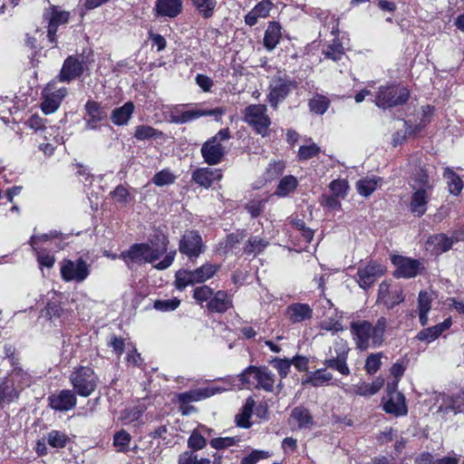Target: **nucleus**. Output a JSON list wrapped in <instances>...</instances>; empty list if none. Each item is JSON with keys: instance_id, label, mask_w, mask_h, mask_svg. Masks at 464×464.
Returning <instances> with one entry per match:
<instances>
[{"instance_id": "obj_31", "label": "nucleus", "mask_w": 464, "mask_h": 464, "mask_svg": "<svg viewBox=\"0 0 464 464\" xmlns=\"http://www.w3.org/2000/svg\"><path fill=\"white\" fill-rule=\"evenodd\" d=\"M231 305L232 302L227 294L224 291H218L211 296L207 307L213 313H225Z\"/></svg>"}, {"instance_id": "obj_49", "label": "nucleus", "mask_w": 464, "mask_h": 464, "mask_svg": "<svg viewBox=\"0 0 464 464\" xmlns=\"http://www.w3.org/2000/svg\"><path fill=\"white\" fill-rule=\"evenodd\" d=\"M206 445L207 440L204 436L198 430H194L188 440V447L190 449L189 450H193L196 453V451L204 449Z\"/></svg>"}, {"instance_id": "obj_62", "label": "nucleus", "mask_w": 464, "mask_h": 464, "mask_svg": "<svg viewBox=\"0 0 464 464\" xmlns=\"http://www.w3.org/2000/svg\"><path fill=\"white\" fill-rule=\"evenodd\" d=\"M212 295V288L206 285L196 287L193 293V297L200 303L210 300Z\"/></svg>"}, {"instance_id": "obj_27", "label": "nucleus", "mask_w": 464, "mask_h": 464, "mask_svg": "<svg viewBox=\"0 0 464 464\" xmlns=\"http://www.w3.org/2000/svg\"><path fill=\"white\" fill-rule=\"evenodd\" d=\"M452 324L451 318L445 319L442 323L425 328L418 333L417 339L421 342L431 343Z\"/></svg>"}, {"instance_id": "obj_10", "label": "nucleus", "mask_w": 464, "mask_h": 464, "mask_svg": "<svg viewBox=\"0 0 464 464\" xmlns=\"http://www.w3.org/2000/svg\"><path fill=\"white\" fill-rule=\"evenodd\" d=\"M70 12L62 10L57 5H50L44 11L43 17L48 22L47 37L50 43L56 42V32L60 25L65 24L70 19Z\"/></svg>"}, {"instance_id": "obj_25", "label": "nucleus", "mask_w": 464, "mask_h": 464, "mask_svg": "<svg viewBox=\"0 0 464 464\" xmlns=\"http://www.w3.org/2000/svg\"><path fill=\"white\" fill-rule=\"evenodd\" d=\"M216 110H188L181 111L179 109L174 110L170 113V121L177 124H183L203 116L215 115Z\"/></svg>"}, {"instance_id": "obj_22", "label": "nucleus", "mask_w": 464, "mask_h": 464, "mask_svg": "<svg viewBox=\"0 0 464 464\" xmlns=\"http://www.w3.org/2000/svg\"><path fill=\"white\" fill-rule=\"evenodd\" d=\"M201 154L206 163L217 165L225 155V148L221 143L208 140L202 145Z\"/></svg>"}, {"instance_id": "obj_59", "label": "nucleus", "mask_w": 464, "mask_h": 464, "mask_svg": "<svg viewBox=\"0 0 464 464\" xmlns=\"http://www.w3.org/2000/svg\"><path fill=\"white\" fill-rule=\"evenodd\" d=\"M239 439L236 437L215 438L209 442L210 446L216 450L227 449L235 445Z\"/></svg>"}, {"instance_id": "obj_43", "label": "nucleus", "mask_w": 464, "mask_h": 464, "mask_svg": "<svg viewBox=\"0 0 464 464\" xmlns=\"http://www.w3.org/2000/svg\"><path fill=\"white\" fill-rule=\"evenodd\" d=\"M439 411L443 412L451 411L455 413H464V392L450 398L447 401V405L440 406Z\"/></svg>"}, {"instance_id": "obj_6", "label": "nucleus", "mask_w": 464, "mask_h": 464, "mask_svg": "<svg viewBox=\"0 0 464 464\" xmlns=\"http://www.w3.org/2000/svg\"><path fill=\"white\" fill-rule=\"evenodd\" d=\"M410 97L407 88L400 85L382 86L375 98L379 108L387 109L404 104Z\"/></svg>"}, {"instance_id": "obj_1", "label": "nucleus", "mask_w": 464, "mask_h": 464, "mask_svg": "<svg viewBox=\"0 0 464 464\" xmlns=\"http://www.w3.org/2000/svg\"><path fill=\"white\" fill-rule=\"evenodd\" d=\"M387 325L388 322L384 316L378 318L375 324L366 320L352 322L350 331L356 348L365 351L371 347H380L384 342Z\"/></svg>"}, {"instance_id": "obj_30", "label": "nucleus", "mask_w": 464, "mask_h": 464, "mask_svg": "<svg viewBox=\"0 0 464 464\" xmlns=\"http://www.w3.org/2000/svg\"><path fill=\"white\" fill-rule=\"evenodd\" d=\"M135 110L133 102H127L122 106L112 110L111 120L113 124L122 126L128 124Z\"/></svg>"}, {"instance_id": "obj_60", "label": "nucleus", "mask_w": 464, "mask_h": 464, "mask_svg": "<svg viewBox=\"0 0 464 464\" xmlns=\"http://www.w3.org/2000/svg\"><path fill=\"white\" fill-rule=\"evenodd\" d=\"M111 195L118 202L124 205L128 204L131 199L129 190L122 185L117 186L114 190L111 192Z\"/></svg>"}, {"instance_id": "obj_16", "label": "nucleus", "mask_w": 464, "mask_h": 464, "mask_svg": "<svg viewBox=\"0 0 464 464\" xmlns=\"http://www.w3.org/2000/svg\"><path fill=\"white\" fill-rule=\"evenodd\" d=\"M179 249L191 260L198 257L203 251L201 237L196 231H187L179 241Z\"/></svg>"}, {"instance_id": "obj_58", "label": "nucleus", "mask_w": 464, "mask_h": 464, "mask_svg": "<svg viewBox=\"0 0 464 464\" xmlns=\"http://www.w3.org/2000/svg\"><path fill=\"white\" fill-rule=\"evenodd\" d=\"M382 353L370 354L365 362V370L370 374H374L381 366Z\"/></svg>"}, {"instance_id": "obj_53", "label": "nucleus", "mask_w": 464, "mask_h": 464, "mask_svg": "<svg viewBox=\"0 0 464 464\" xmlns=\"http://www.w3.org/2000/svg\"><path fill=\"white\" fill-rule=\"evenodd\" d=\"M68 437L61 431L52 430L47 435V442L53 448L60 449L65 447Z\"/></svg>"}, {"instance_id": "obj_14", "label": "nucleus", "mask_w": 464, "mask_h": 464, "mask_svg": "<svg viewBox=\"0 0 464 464\" xmlns=\"http://www.w3.org/2000/svg\"><path fill=\"white\" fill-rule=\"evenodd\" d=\"M383 266L377 262L371 261L367 265L359 266L357 269V283L360 287L367 289L371 287L376 280L384 275Z\"/></svg>"}, {"instance_id": "obj_5", "label": "nucleus", "mask_w": 464, "mask_h": 464, "mask_svg": "<svg viewBox=\"0 0 464 464\" xmlns=\"http://www.w3.org/2000/svg\"><path fill=\"white\" fill-rule=\"evenodd\" d=\"M239 380L242 383H254L256 382V388L266 392H273L276 382L275 374L266 366H248L240 375Z\"/></svg>"}, {"instance_id": "obj_55", "label": "nucleus", "mask_w": 464, "mask_h": 464, "mask_svg": "<svg viewBox=\"0 0 464 464\" xmlns=\"http://www.w3.org/2000/svg\"><path fill=\"white\" fill-rule=\"evenodd\" d=\"M180 304V300L178 298L172 299H165V300H156L154 302L153 307L161 312H170L174 311Z\"/></svg>"}, {"instance_id": "obj_17", "label": "nucleus", "mask_w": 464, "mask_h": 464, "mask_svg": "<svg viewBox=\"0 0 464 464\" xmlns=\"http://www.w3.org/2000/svg\"><path fill=\"white\" fill-rule=\"evenodd\" d=\"M392 264L396 266L393 276L397 278H411L419 274L420 263L402 256H393Z\"/></svg>"}, {"instance_id": "obj_52", "label": "nucleus", "mask_w": 464, "mask_h": 464, "mask_svg": "<svg viewBox=\"0 0 464 464\" xmlns=\"http://www.w3.org/2000/svg\"><path fill=\"white\" fill-rule=\"evenodd\" d=\"M285 163L282 160L272 161L268 164L265 172L266 180H273L282 175L285 170Z\"/></svg>"}, {"instance_id": "obj_23", "label": "nucleus", "mask_w": 464, "mask_h": 464, "mask_svg": "<svg viewBox=\"0 0 464 464\" xmlns=\"http://www.w3.org/2000/svg\"><path fill=\"white\" fill-rule=\"evenodd\" d=\"M413 190L414 192L411 198L410 211L415 217H421L427 211L429 196L431 189H422L419 188Z\"/></svg>"}, {"instance_id": "obj_26", "label": "nucleus", "mask_w": 464, "mask_h": 464, "mask_svg": "<svg viewBox=\"0 0 464 464\" xmlns=\"http://www.w3.org/2000/svg\"><path fill=\"white\" fill-rule=\"evenodd\" d=\"M218 392H220L219 388L206 387L202 389L190 390L186 392L179 393L177 395V399L180 404H188L191 401H198L210 396H213Z\"/></svg>"}, {"instance_id": "obj_42", "label": "nucleus", "mask_w": 464, "mask_h": 464, "mask_svg": "<svg viewBox=\"0 0 464 464\" xmlns=\"http://www.w3.org/2000/svg\"><path fill=\"white\" fill-rule=\"evenodd\" d=\"M191 3L203 18H210L217 6V0H191Z\"/></svg>"}, {"instance_id": "obj_48", "label": "nucleus", "mask_w": 464, "mask_h": 464, "mask_svg": "<svg viewBox=\"0 0 464 464\" xmlns=\"http://www.w3.org/2000/svg\"><path fill=\"white\" fill-rule=\"evenodd\" d=\"M197 284L193 271L180 270L176 274V286L178 289H184L189 285Z\"/></svg>"}, {"instance_id": "obj_40", "label": "nucleus", "mask_w": 464, "mask_h": 464, "mask_svg": "<svg viewBox=\"0 0 464 464\" xmlns=\"http://www.w3.org/2000/svg\"><path fill=\"white\" fill-rule=\"evenodd\" d=\"M380 181L381 179L376 178L361 179L356 182L357 191L360 195L368 197L377 188Z\"/></svg>"}, {"instance_id": "obj_36", "label": "nucleus", "mask_w": 464, "mask_h": 464, "mask_svg": "<svg viewBox=\"0 0 464 464\" xmlns=\"http://www.w3.org/2000/svg\"><path fill=\"white\" fill-rule=\"evenodd\" d=\"M268 245L269 242L266 239L258 237H251L244 246V253L248 256H257L262 253Z\"/></svg>"}, {"instance_id": "obj_3", "label": "nucleus", "mask_w": 464, "mask_h": 464, "mask_svg": "<svg viewBox=\"0 0 464 464\" xmlns=\"http://www.w3.org/2000/svg\"><path fill=\"white\" fill-rule=\"evenodd\" d=\"M296 88V81L284 72H277L269 82L267 100L270 105L276 109L278 104L285 101L288 94Z\"/></svg>"}, {"instance_id": "obj_12", "label": "nucleus", "mask_w": 464, "mask_h": 464, "mask_svg": "<svg viewBox=\"0 0 464 464\" xmlns=\"http://www.w3.org/2000/svg\"><path fill=\"white\" fill-rule=\"evenodd\" d=\"M61 275L66 282H82L90 275V269L86 262L82 258L76 261L66 260L61 267Z\"/></svg>"}, {"instance_id": "obj_29", "label": "nucleus", "mask_w": 464, "mask_h": 464, "mask_svg": "<svg viewBox=\"0 0 464 464\" xmlns=\"http://www.w3.org/2000/svg\"><path fill=\"white\" fill-rule=\"evenodd\" d=\"M273 4L269 0H263L246 14L245 23L249 26L256 24L258 19L266 18L272 9Z\"/></svg>"}, {"instance_id": "obj_51", "label": "nucleus", "mask_w": 464, "mask_h": 464, "mask_svg": "<svg viewBox=\"0 0 464 464\" xmlns=\"http://www.w3.org/2000/svg\"><path fill=\"white\" fill-rule=\"evenodd\" d=\"M332 379L333 374L331 372H327L325 369H319L310 376L307 382H310L314 387H318L324 382H330Z\"/></svg>"}, {"instance_id": "obj_46", "label": "nucleus", "mask_w": 464, "mask_h": 464, "mask_svg": "<svg viewBox=\"0 0 464 464\" xmlns=\"http://www.w3.org/2000/svg\"><path fill=\"white\" fill-rule=\"evenodd\" d=\"M176 179L177 176L170 169H164L153 176L152 182L157 187H163L173 184Z\"/></svg>"}, {"instance_id": "obj_64", "label": "nucleus", "mask_w": 464, "mask_h": 464, "mask_svg": "<svg viewBox=\"0 0 464 464\" xmlns=\"http://www.w3.org/2000/svg\"><path fill=\"white\" fill-rule=\"evenodd\" d=\"M244 237L245 235L243 233H231L227 236L226 239L221 243V245H224L225 248L231 249L239 244Z\"/></svg>"}, {"instance_id": "obj_37", "label": "nucleus", "mask_w": 464, "mask_h": 464, "mask_svg": "<svg viewBox=\"0 0 464 464\" xmlns=\"http://www.w3.org/2000/svg\"><path fill=\"white\" fill-rule=\"evenodd\" d=\"M444 179L447 180V185L450 194L459 195L463 188V181L452 169L446 168L443 173Z\"/></svg>"}, {"instance_id": "obj_61", "label": "nucleus", "mask_w": 464, "mask_h": 464, "mask_svg": "<svg viewBox=\"0 0 464 464\" xmlns=\"http://www.w3.org/2000/svg\"><path fill=\"white\" fill-rule=\"evenodd\" d=\"M271 363L277 370L281 378H285L289 372L292 362L287 359H274Z\"/></svg>"}, {"instance_id": "obj_38", "label": "nucleus", "mask_w": 464, "mask_h": 464, "mask_svg": "<svg viewBox=\"0 0 464 464\" xmlns=\"http://www.w3.org/2000/svg\"><path fill=\"white\" fill-rule=\"evenodd\" d=\"M164 134L151 126L149 125H138L135 128L134 138L139 140H145L149 139H160Z\"/></svg>"}, {"instance_id": "obj_34", "label": "nucleus", "mask_w": 464, "mask_h": 464, "mask_svg": "<svg viewBox=\"0 0 464 464\" xmlns=\"http://www.w3.org/2000/svg\"><path fill=\"white\" fill-rule=\"evenodd\" d=\"M457 241L458 238L455 237H449L445 234H438L430 237L427 244L433 246L432 251L436 254H441L450 250Z\"/></svg>"}, {"instance_id": "obj_39", "label": "nucleus", "mask_w": 464, "mask_h": 464, "mask_svg": "<svg viewBox=\"0 0 464 464\" xmlns=\"http://www.w3.org/2000/svg\"><path fill=\"white\" fill-rule=\"evenodd\" d=\"M323 54L325 59H330L334 62H340L345 58L343 46L338 40H334L332 44H329L323 51Z\"/></svg>"}, {"instance_id": "obj_20", "label": "nucleus", "mask_w": 464, "mask_h": 464, "mask_svg": "<svg viewBox=\"0 0 464 464\" xmlns=\"http://www.w3.org/2000/svg\"><path fill=\"white\" fill-rule=\"evenodd\" d=\"M82 72V63L77 57L70 55L64 60L58 78L62 82H70L80 77Z\"/></svg>"}, {"instance_id": "obj_13", "label": "nucleus", "mask_w": 464, "mask_h": 464, "mask_svg": "<svg viewBox=\"0 0 464 464\" xmlns=\"http://www.w3.org/2000/svg\"><path fill=\"white\" fill-rule=\"evenodd\" d=\"M387 392V399L383 398L384 411L395 417L405 416L408 413V408L404 395L397 389L392 388L391 384L388 385Z\"/></svg>"}, {"instance_id": "obj_15", "label": "nucleus", "mask_w": 464, "mask_h": 464, "mask_svg": "<svg viewBox=\"0 0 464 464\" xmlns=\"http://www.w3.org/2000/svg\"><path fill=\"white\" fill-rule=\"evenodd\" d=\"M86 114L84 117L85 129L99 130L102 122L107 120L108 113L105 108L95 101H88L84 106Z\"/></svg>"}, {"instance_id": "obj_50", "label": "nucleus", "mask_w": 464, "mask_h": 464, "mask_svg": "<svg viewBox=\"0 0 464 464\" xmlns=\"http://www.w3.org/2000/svg\"><path fill=\"white\" fill-rule=\"evenodd\" d=\"M144 411V408L142 406H133L128 409H125L121 412V419L124 421V423H131L135 420H138Z\"/></svg>"}, {"instance_id": "obj_19", "label": "nucleus", "mask_w": 464, "mask_h": 464, "mask_svg": "<svg viewBox=\"0 0 464 464\" xmlns=\"http://www.w3.org/2000/svg\"><path fill=\"white\" fill-rule=\"evenodd\" d=\"M48 401L50 407L59 411H71L77 403L75 394L70 390H63L57 394H52L48 397Z\"/></svg>"}, {"instance_id": "obj_44", "label": "nucleus", "mask_w": 464, "mask_h": 464, "mask_svg": "<svg viewBox=\"0 0 464 464\" xmlns=\"http://www.w3.org/2000/svg\"><path fill=\"white\" fill-rule=\"evenodd\" d=\"M131 436L124 430H121L113 436V446L118 452H127L130 448Z\"/></svg>"}, {"instance_id": "obj_41", "label": "nucleus", "mask_w": 464, "mask_h": 464, "mask_svg": "<svg viewBox=\"0 0 464 464\" xmlns=\"http://www.w3.org/2000/svg\"><path fill=\"white\" fill-rule=\"evenodd\" d=\"M219 269V266L212 264H205L200 267L193 270L195 281L203 283L211 278Z\"/></svg>"}, {"instance_id": "obj_11", "label": "nucleus", "mask_w": 464, "mask_h": 464, "mask_svg": "<svg viewBox=\"0 0 464 464\" xmlns=\"http://www.w3.org/2000/svg\"><path fill=\"white\" fill-rule=\"evenodd\" d=\"M66 95V88L56 89L53 82H49L42 92L41 109L43 112L51 114L56 111Z\"/></svg>"}, {"instance_id": "obj_33", "label": "nucleus", "mask_w": 464, "mask_h": 464, "mask_svg": "<svg viewBox=\"0 0 464 464\" xmlns=\"http://www.w3.org/2000/svg\"><path fill=\"white\" fill-rule=\"evenodd\" d=\"M411 187L412 189L422 188V189H432V184L429 179L427 169L423 165L420 164L416 166L412 171L411 177Z\"/></svg>"}, {"instance_id": "obj_8", "label": "nucleus", "mask_w": 464, "mask_h": 464, "mask_svg": "<svg viewBox=\"0 0 464 464\" xmlns=\"http://www.w3.org/2000/svg\"><path fill=\"white\" fill-rule=\"evenodd\" d=\"M265 104H251L244 111V121L262 137L268 135L271 120Z\"/></svg>"}, {"instance_id": "obj_56", "label": "nucleus", "mask_w": 464, "mask_h": 464, "mask_svg": "<svg viewBox=\"0 0 464 464\" xmlns=\"http://www.w3.org/2000/svg\"><path fill=\"white\" fill-rule=\"evenodd\" d=\"M333 196L337 198H344L348 190V183L344 179H334L329 185Z\"/></svg>"}, {"instance_id": "obj_63", "label": "nucleus", "mask_w": 464, "mask_h": 464, "mask_svg": "<svg viewBox=\"0 0 464 464\" xmlns=\"http://www.w3.org/2000/svg\"><path fill=\"white\" fill-rule=\"evenodd\" d=\"M419 312H430L431 308V296L426 291H420L418 297Z\"/></svg>"}, {"instance_id": "obj_57", "label": "nucleus", "mask_w": 464, "mask_h": 464, "mask_svg": "<svg viewBox=\"0 0 464 464\" xmlns=\"http://www.w3.org/2000/svg\"><path fill=\"white\" fill-rule=\"evenodd\" d=\"M320 150V148L315 143L301 146L298 150V159L300 160H307L315 157Z\"/></svg>"}, {"instance_id": "obj_32", "label": "nucleus", "mask_w": 464, "mask_h": 464, "mask_svg": "<svg viewBox=\"0 0 464 464\" xmlns=\"http://www.w3.org/2000/svg\"><path fill=\"white\" fill-rule=\"evenodd\" d=\"M290 421L296 423L298 429H311L314 426V420L308 409L298 406L295 407L290 415Z\"/></svg>"}, {"instance_id": "obj_47", "label": "nucleus", "mask_w": 464, "mask_h": 464, "mask_svg": "<svg viewBox=\"0 0 464 464\" xmlns=\"http://www.w3.org/2000/svg\"><path fill=\"white\" fill-rule=\"evenodd\" d=\"M211 461L208 458L198 459L197 453L193 450H186L182 452L178 459V464H210Z\"/></svg>"}, {"instance_id": "obj_4", "label": "nucleus", "mask_w": 464, "mask_h": 464, "mask_svg": "<svg viewBox=\"0 0 464 464\" xmlns=\"http://www.w3.org/2000/svg\"><path fill=\"white\" fill-rule=\"evenodd\" d=\"M70 382L78 395L88 397L97 388L98 377L92 368L81 366L71 373Z\"/></svg>"}, {"instance_id": "obj_28", "label": "nucleus", "mask_w": 464, "mask_h": 464, "mask_svg": "<svg viewBox=\"0 0 464 464\" xmlns=\"http://www.w3.org/2000/svg\"><path fill=\"white\" fill-rule=\"evenodd\" d=\"M286 314L291 323L297 324L312 318L313 310L307 304L295 303L287 307Z\"/></svg>"}, {"instance_id": "obj_2", "label": "nucleus", "mask_w": 464, "mask_h": 464, "mask_svg": "<svg viewBox=\"0 0 464 464\" xmlns=\"http://www.w3.org/2000/svg\"><path fill=\"white\" fill-rule=\"evenodd\" d=\"M168 245V237L163 234H158L154 240H150V244L132 245L127 251L121 253V257L128 266L134 263H153L167 252Z\"/></svg>"}, {"instance_id": "obj_24", "label": "nucleus", "mask_w": 464, "mask_h": 464, "mask_svg": "<svg viewBox=\"0 0 464 464\" xmlns=\"http://www.w3.org/2000/svg\"><path fill=\"white\" fill-rule=\"evenodd\" d=\"M222 179L221 169L200 168L196 169L192 174V179L200 187L208 188L212 186L215 181Z\"/></svg>"}, {"instance_id": "obj_54", "label": "nucleus", "mask_w": 464, "mask_h": 464, "mask_svg": "<svg viewBox=\"0 0 464 464\" xmlns=\"http://www.w3.org/2000/svg\"><path fill=\"white\" fill-rule=\"evenodd\" d=\"M309 107L312 111L324 114L329 107V101L324 96H315L310 100Z\"/></svg>"}, {"instance_id": "obj_21", "label": "nucleus", "mask_w": 464, "mask_h": 464, "mask_svg": "<svg viewBox=\"0 0 464 464\" xmlns=\"http://www.w3.org/2000/svg\"><path fill=\"white\" fill-rule=\"evenodd\" d=\"M153 11L158 17L175 18L182 11V1L157 0Z\"/></svg>"}, {"instance_id": "obj_45", "label": "nucleus", "mask_w": 464, "mask_h": 464, "mask_svg": "<svg viewBox=\"0 0 464 464\" xmlns=\"http://www.w3.org/2000/svg\"><path fill=\"white\" fill-rule=\"evenodd\" d=\"M297 187V179L294 176H286L283 178L276 188V194L280 197H285L294 191Z\"/></svg>"}, {"instance_id": "obj_7", "label": "nucleus", "mask_w": 464, "mask_h": 464, "mask_svg": "<svg viewBox=\"0 0 464 464\" xmlns=\"http://www.w3.org/2000/svg\"><path fill=\"white\" fill-rule=\"evenodd\" d=\"M27 385H29L28 374L22 369H14L10 378L0 384V402L13 401Z\"/></svg>"}, {"instance_id": "obj_9", "label": "nucleus", "mask_w": 464, "mask_h": 464, "mask_svg": "<svg viewBox=\"0 0 464 464\" xmlns=\"http://www.w3.org/2000/svg\"><path fill=\"white\" fill-rule=\"evenodd\" d=\"M334 352L329 350L328 357L324 360V365L340 372L342 375H349L350 369L347 365V356L349 348L343 340L335 342L334 344Z\"/></svg>"}, {"instance_id": "obj_35", "label": "nucleus", "mask_w": 464, "mask_h": 464, "mask_svg": "<svg viewBox=\"0 0 464 464\" xmlns=\"http://www.w3.org/2000/svg\"><path fill=\"white\" fill-rule=\"evenodd\" d=\"M282 27L276 22H270L265 32L264 35V45L267 51H273L282 36Z\"/></svg>"}, {"instance_id": "obj_18", "label": "nucleus", "mask_w": 464, "mask_h": 464, "mask_svg": "<svg viewBox=\"0 0 464 464\" xmlns=\"http://www.w3.org/2000/svg\"><path fill=\"white\" fill-rule=\"evenodd\" d=\"M378 299L389 309L404 301L402 289L400 286L391 287L387 282L379 285Z\"/></svg>"}]
</instances>
